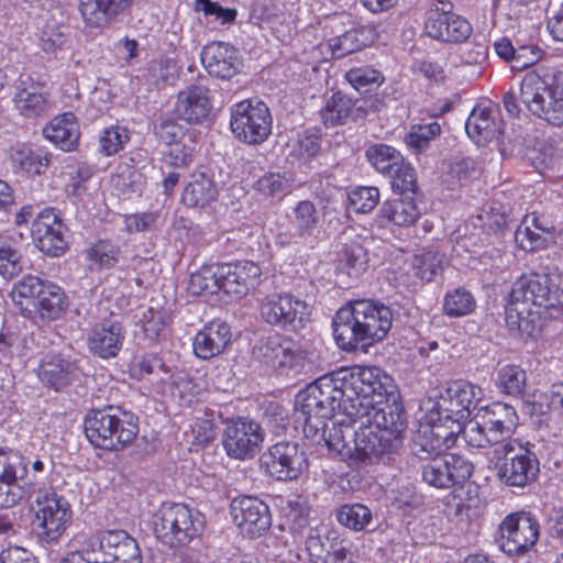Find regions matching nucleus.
<instances>
[{"label": "nucleus", "instance_id": "37998d69", "mask_svg": "<svg viewBox=\"0 0 563 563\" xmlns=\"http://www.w3.org/2000/svg\"><path fill=\"white\" fill-rule=\"evenodd\" d=\"M537 313L531 311V307L514 302L509 297V301L505 310L506 324L510 332L519 334L520 336H533L537 331Z\"/></svg>", "mask_w": 563, "mask_h": 563}, {"label": "nucleus", "instance_id": "e2e57ef3", "mask_svg": "<svg viewBox=\"0 0 563 563\" xmlns=\"http://www.w3.org/2000/svg\"><path fill=\"white\" fill-rule=\"evenodd\" d=\"M391 178L393 191L402 197H412L418 190L416 172L408 163H402L399 170H394L388 175Z\"/></svg>", "mask_w": 563, "mask_h": 563}, {"label": "nucleus", "instance_id": "8fccbe9b", "mask_svg": "<svg viewBox=\"0 0 563 563\" xmlns=\"http://www.w3.org/2000/svg\"><path fill=\"white\" fill-rule=\"evenodd\" d=\"M514 222L509 206L494 203L488 210H482L474 218V227L486 229L489 232H503Z\"/></svg>", "mask_w": 563, "mask_h": 563}, {"label": "nucleus", "instance_id": "ddd939ff", "mask_svg": "<svg viewBox=\"0 0 563 563\" xmlns=\"http://www.w3.org/2000/svg\"><path fill=\"white\" fill-rule=\"evenodd\" d=\"M272 123L269 109L263 101L243 100L231 109V131L243 143H263L272 133Z\"/></svg>", "mask_w": 563, "mask_h": 563}, {"label": "nucleus", "instance_id": "f257e3e1", "mask_svg": "<svg viewBox=\"0 0 563 563\" xmlns=\"http://www.w3.org/2000/svg\"><path fill=\"white\" fill-rule=\"evenodd\" d=\"M378 375V367L354 366L318 377L295 398V409L303 418V433L308 439L324 437V427L335 410L350 422L369 423L373 400L368 393Z\"/></svg>", "mask_w": 563, "mask_h": 563}, {"label": "nucleus", "instance_id": "f03ea898", "mask_svg": "<svg viewBox=\"0 0 563 563\" xmlns=\"http://www.w3.org/2000/svg\"><path fill=\"white\" fill-rule=\"evenodd\" d=\"M393 320L390 307L379 300H350L333 318V336L339 347L344 351H365L367 346L387 335Z\"/></svg>", "mask_w": 563, "mask_h": 563}, {"label": "nucleus", "instance_id": "69168bd1", "mask_svg": "<svg viewBox=\"0 0 563 563\" xmlns=\"http://www.w3.org/2000/svg\"><path fill=\"white\" fill-rule=\"evenodd\" d=\"M440 133L441 126L438 122L418 124L411 128L410 132L405 137V142L416 152H421L427 148L430 141L440 135Z\"/></svg>", "mask_w": 563, "mask_h": 563}, {"label": "nucleus", "instance_id": "c756f323", "mask_svg": "<svg viewBox=\"0 0 563 563\" xmlns=\"http://www.w3.org/2000/svg\"><path fill=\"white\" fill-rule=\"evenodd\" d=\"M134 0H79L85 24L93 29L110 27L130 10Z\"/></svg>", "mask_w": 563, "mask_h": 563}, {"label": "nucleus", "instance_id": "603ef678", "mask_svg": "<svg viewBox=\"0 0 563 563\" xmlns=\"http://www.w3.org/2000/svg\"><path fill=\"white\" fill-rule=\"evenodd\" d=\"M339 263L347 275L357 276L366 269L367 252L356 240L344 243L339 253Z\"/></svg>", "mask_w": 563, "mask_h": 563}, {"label": "nucleus", "instance_id": "ea45409f", "mask_svg": "<svg viewBox=\"0 0 563 563\" xmlns=\"http://www.w3.org/2000/svg\"><path fill=\"white\" fill-rule=\"evenodd\" d=\"M492 114L493 111L487 108H475L472 111L465 123V131L472 140L489 142L504 134Z\"/></svg>", "mask_w": 563, "mask_h": 563}, {"label": "nucleus", "instance_id": "4be33fe9", "mask_svg": "<svg viewBox=\"0 0 563 563\" xmlns=\"http://www.w3.org/2000/svg\"><path fill=\"white\" fill-rule=\"evenodd\" d=\"M426 419V424L412 440L411 452L420 460L430 461L434 456H443L455 444L459 433L441 421H429V413Z\"/></svg>", "mask_w": 563, "mask_h": 563}, {"label": "nucleus", "instance_id": "79ce46f5", "mask_svg": "<svg viewBox=\"0 0 563 563\" xmlns=\"http://www.w3.org/2000/svg\"><path fill=\"white\" fill-rule=\"evenodd\" d=\"M537 313L531 311V307L514 302L509 297V301L505 310L506 324L510 332L519 334L520 336H533L537 331Z\"/></svg>", "mask_w": 563, "mask_h": 563}, {"label": "nucleus", "instance_id": "2f4dec72", "mask_svg": "<svg viewBox=\"0 0 563 563\" xmlns=\"http://www.w3.org/2000/svg\"><path fill=\"white\" fill-rule=\"evenodd\" d=\"M123 327L118 321H104L96 324L88 333L89 352L102 360L115 357L122 349Z\"/></svg>", "mask_w": 563, "mask_h": 563}, {"label": "nucleus", "instance_id": "f3484780", "mask_svg": "<svg viewBox=\"0 0 563 563\" xmlns=\"http://www.w3.org/2000/svg\"><path fill=\"white\" fill-rule=\"evenodd\" d=\"M499 548L508 555H519L529 552L540 537V525L529 511H518L508 515L499 525Z\"/></svg>", "mask_w": 563, "mask_h": 563}, {"label": "nucleus", "instance_id": "0e129e2a", "mask_svg": "<svg viewBox=\"0 0 563 563\" xmlns=\"http://www.w3.org/2000/svg\"><path fill=\"white\" fill-rule=\"evenodd\" d=\"M368 399L373 400V410L375 407L397 399L391 377L385 374L380 368H378V375L374 377L368 393Z\"/></svg>", "mask_w": 563, "mask_h": 563}, {"label": "nucleus", "instance_id": "e433bc0d", "mask_svg": "<svg viewBox=\"0 0 563 563\" xmlns=\"http://www.w3.org/2000/svg\"><path fill=\"white\" fill-rule=\"evenodd\" d=\"M68 301L65 292L55 284L48 283L36 301L24 307V316L42 321L59 319L66 311Z\"/></svg>", "mask_w": 563, "mask_h": 563}, {"label": "nucleus", "instance_id": "393cba45", "mask_svg": "<svg viewBox=\"0 0 563 563\" xmlns=\"http://www.w3.org/2000/svg\"><path fill=\"white\" fill-rule=\"evenodd\" d=\"M221 290L234 299H241L255 288L262 275L261 267L252 261L219 263Z\"/></svg>", "mask_w": 563, "mask_h": 563}, {"label": "nucleus", "instance_id": "6ab92c4d", "mask_svg": "<svg viewBox=\"0 0 563 563\" xmlns=\"http://www.w3.org/2000/svg\"><path fill=\"white\" fill-rule=\"evenodd\" d=\"M474 465L466 457L449 453L434 456L421 470L422 479L429 486L446 489L465 483L473 474Z\"/></svg>", "mask_w": 563, "mask_h": 563}, {"label": "nucleus", "instance_id": "7ed1b4c3", "mask_svg": "<svg viewBox=\"0 0 563 563\" xmlns=\"http://www.w3.org/2000/svg\"><path fill=\"white\" fill-rule=\"evenodd\" d=\"M562 73L539 66L525 74L519 97L510 90L504 95V108L511 117H519L522 106L529 114L556 126L563 125Z\"/></svg>", "mask_w": 563, "mask_h": 563}, {"label": "nucleus", "instance_id": "473e14b6", "mask_svg": "<svg viewBox=\"0 0 563 563\" xmlns=\"http://www.w3.org/2000/svg\"><path fill=\"white\" fill-rule=\"evenodd\" d=\"M309 563H353L344 541L329 534L310 533L305 541Z\"/></svg>", "mask_w": 563, "mask_h": 563}, {"label": "nucleus", "instance_id": "a211bd4d", "mask_svg": "<svg viewBox=\"0 0 563 563\" xmlns=\"http://www.w3.org/2000/svg\"><path fill=\"white\" fill-rule=\"evenodd\" d=\"M25 468L16 452L0 450V508L31 500L34 478L23 477Z\"/></svg>", "mask_w": 563, "mask_h": 563}, {"label": "nucleus", "instance_id": "4c0bfd02", "mask_svg": "<svg viewBox=\"0 0 563 563\" xmlns=\"http://www.w3.org/2000/svg\"><path fill=\"white\" fill-rule=\"evenodd\" d=\"M43 135L62 151L70 152L75 150L80 137L76 115L73 112L56 115L44 126Z\"/></svg>", "mask_w": 563, "mask_h": 563}, {"label": "nucleus", "instance_id": "dca6fc26", "mask_svg": "<svg viewBox=\"0 0 563 563\" xmlns=\"http://www.w3.org/2000/svg\"><path fill=\"white\" fill-rule=\"evenodd\" d=\"M452 0H433L427 12L424 31L433 40L462 43L472 34L470 22L453 12Z\"/></svg>", "mask_w": 563, "mask_h": 563}, {"label": "nucleus", "instance_id": "052dcab7", "mask_svg": "<svg viewBox=\"0 0 563 563\" xmlns=\"http://www.w3.org/2000/svg\"><path fill=\"white\" fill-rule=\"evenodd\" d=\"M345 77L357 91L364 92L379 87L385 80L379 70L369 66L352 68L346 73Z\"/></svg>", "mask_w": 563, "mask_h": 563}, {"label": "nucleus", "instance_id": "13d9d810", "mask_svg": "<svg viewBox=\"0 0 563 563\" xmlns=\"http://www.w3.org/2000/svg\"><path fill=\"white\" fill-rule=\"evenodd\" d=\"M443 258L442 254L433 251L416 255L412 261L413 275L421 280L431 282L442 271Z\"/></svg>", "mask_w": 563, "mask_h": 563}, {"label": "nucleus", "instance_id": "0eeeda50", "mask_svg": "<svg viewBox=\"0 0 563 563\" xmlns=\"http://www.w3.org/2000/svg\"><path fill=\"white\" fill-rule=\"evenodd\" d=\"M253 355L286 375H311L317 368L313 352L278 334L260 340L253 347Z\"/></svg>", "mask_w": 563, "mask_h": 563}, {"label": "nucleus", "instance_id": "423d86ee", "mask_svg": "<svg viewBox=\"0 0 563 563\" xmlns=\"http://www.w3.org/2000/svg\"><path fill=\"white\" fill-rule=\"evenodd\" d=\"M518 426L515 408L500 401L482 407L465 424L463 438L470 446L484 449L499 448L509 441Z\"/></svg>", "mask_w": 563, "mask_h": 563}, {"label": "nucleus", "instance_id": "a19ab883", "mask_svg": "<svg viewBox=\"0 0 563 563\" xmlns=\"http://www.w3.org/2000/svg\"><path fill=\"white\" fill-rule=\"evenodd\" d=\"M419 216L420 212L412 197L385 201L379 209L382 224L390 222L398 227H409L417 221Z\"/></svg>", "mask_w": 563, "mask_h": 563}, {"label": "nucleus", "instance_id": "72a5a7b5", "mask_svg": "<svg viewBox=\"0 0 563 563\" xmlns=\"http://www.w3.org/2000/svg\"><path fill=\"white\" fill-rule=\"evenodd\" d=\"M289 225L278 234L282 244L298 243L313 235L319 224V216L314 203L310 200L299 201L291 211Z\"/></svg>", "mask_w": 563, "mask_h": 563}, {"label": "nucleus", "instance_id": "c03bdc74", "mask_svg": "<svg viewBox=\"0 0 563 563\" xmlns=\"http://www.w3.org/2000/svg\"><path fill=\"white\" fill-rule=\"evenodd\" d=\"M372 42V30L368 27L352 29L330 40V47L335 58L362 49Z\"/></svg>", "mask_w": 563, "mask_h": 563}, {"label": "nucleus", "instance_id": "774afa93", "mask_svg": "<svg viewBox=\"0 0 563 563\" xmlns=\"http://www.w3.org/2000/svg\"><path fill=\"white\" fill-rule=\"evenodd\" d=\"M349 201L358 213H367L379 202V190L376 187H357L349 192Z\"/></svg>", "mask_w": 563, "mask_h": 563}, {"label": "nucleus", "instance_id": "09e8293b", "mask_svg": "<svg viewBox=\"0 0 563 563\" xmlns=\"http://www.w3.org/2000/svg\"><path fill=\"white\" fill-rule=\"evenodd\" d=\"M47 285L48 282H44L32 275L24 276L21 280L14 284L10 296L14 305L19 307L22 314H24V307H29L31 301H36Z\"/></svg>", "mask_w": 563, "mask_h": 563}, {"label": "nucleus", "instance_id": "f8f14e48", "mask_svg": "<svg viewBox=\"0 0 563 563\" xmlns=\"http://www.w3.org/2000/svg\"><path fill=\"white\" fill-rule=\"evenodd\" d=\"M223 424L221 443L228 456L245 461L261 452L265 431L257 421L239 416L225 419Z\"/></svg>", "mask_w": 563, "mask_h": 563}, {"label": "nucleus", "instance_id": "1a4fd4ad", "mask_svg": "<svg viewBox=\"0 0 563 563\" xmlns=\"http://www.w3.org/2000/svg\"><path fill=\"white\" fill-rule=\"evenodd\" d=\"M203 528V516L185 504L163 505L153 521L155 537L170 548L188 544Z\"/></svg>", "mask_w": 563, "mask_h": 563}, {"label": "nucleus", "instance_id": "864d4df0", "mask_svg": "<svg viewBox=\"0 0 563 563\" xmlns=\"http://www.w3.org/2000/svg\"><path fill=\"white\" fill-rule=\"evenodd\" d=\"M496 385L504 394L519 396L526 389L527 374L520 366L505 365L497 372Z\"/></svg>", "mask_w": 563, "mask_h": 563}, {"label": "nucleus", "instance_id": "58836bf2", "mask_svg": "<svg viewBox=\"0 0 563 563\" xmlns=\"http://www.w3.org/2000/svg\"><path fill=\"white\" fill-rule=\"evenodd\" d=\"M218 197V189L214 181L205 173L194 174L191 180L186 185L181 201L190 208H203Z\"/></svg>", "mask_w": 563, "mask_h": 563}, {"label": "nucleus", "instance_id": "9d476101", "mask_svg": "<svg viewBox=\"0 0 563 563\" xmlns=\"http://www.w3.org/2000/svg\"><path fill=\"white\" fill-rule=\"evenodd\" d=\"M32 499V504L35 505L33 532L43 542L56 541L71 519L69 503L63 496H58L52 487L38 492Z\"/></svg>", "mask_w": 563, "mask_h": 563}, {"label": "nucleus", "instance_id": "a18cd8bd", "mask_svg": "<svg viewBox=\"0 0 563 563\" xmlns=\"http://www.w3.org/2000/svg\"><path fill=\"white\" fill-rule=\"evenodd\" d=\"M365 156L371 165L380 174L389 175L399 170L405 162L399 151L387 144H374L367 147Z\"/></svg>", "mask_w": 563, "mask_h": 563}, {"label": "nucleus", "instance_id": "680f3d73", "mask_svg": "<svg viewBox=\"0 0 563 563\" xmlns=\"http://www.w3.org/2000/svg\"><path fill=\"white\" fill-rule=\"evenodd\" d=\"M23 271L21 252L8 241H0V275L12 279Z\"/></svg>", "mask_w": 563, "mask_h": 563}, {"label": "nucleus", "instance_id": "412c9836", "mask_svg": "<svg viewBox=\"0 0 563 563\" xmlns=\"http://www.w3.org/2000/svg\"><path fill=\"white\" fill-rule=\"evenodd\" d=\"M87 549L100 563H142V554L134 538L123 530L102 532L96 542H90Z\"/></svg>", "mask_w": 563, "mask_h": 563}, {"label": "nucleus", "instance_id": "bb28decb", "mask_svg": "<svg viewBox=\"0 0 563 563\" xmlns=\"http://www.w3.org/2000/svg\"><path fill=\"white\" fill-rule=\"evenodd\" d=\"M200 59L209 75L221 79H231L243 68L239 51L224 42H212L203 46Z\"/></svg>", "mask_w": 563, "mask_h": 563}, {"label": "nucleus", "instance_id": "6e6d98bb", "mask_svg": "<svg viewBox=\"0 0 563 563\" xmlns=\"http://www.w3.org/2000/svg\"><path fill=\"white\" fill-rule=\"evenodd\" d=\"M53 154L43 151L20 150L14 155V162L19 164L20 168L31 175H41L51 165Z\"/></svg>", "mask_w": 563, "mask_h": 563}, {"label": "nucleus", "instance_id": "de8ad7c7", "mask_svg": "<svg viewBox=\"0 0 563 563\" xmlns=\"http://www.w3.org/2000/svg\"><path fill=\"white\" fill-rule=\"evenodd\" d=\"M336 520L345 528L358 532L373 523L372 510L363 504H345L335 511Z\"/></svg>", "mask_w": 563, "mask_h": 563}, {"label": "nucleus", "instance_id": "cd10ccee", "mask_svg": "<svg viewBox=\"0 0 563 563\" xmlns=\"http://www.w3.org/2000/svg\"><path fill=\"white\" fill-rule=\"evenodd\" d=\"M79 376L77 361L62 354H47L38 365L37 377L47 388L60 391Z\"/></svg>", "mask_w": 563, "mask_h": 563}, {"label": "nucleus", "instance_id": "6e6552de", "mask_svg": "<svg viewBox=\"0 0 563 563\" xmlns=\"http://www.w3.org/2000/svg\"><path fill=\"white\" fill-rule=\"evenodd\" d=\"M483 398V389L470 382L451 383L440 393L438 400L429 409V421H441L459 434L464 423Z\"/></svg>", "mask_w": 563, "mask_h": 563}, {"label": "nucleus", "instance_id": "2eb2a0df", "mask_svg": "<svg viewBox=\"0 0 563 563\" xmlns=\"http://www.w3.org/2000/svg\"><path fill=\"white\" fill-rule=\"evenodd\" d=\"M260 312L266 323L294 332L305 327L310 314L308 303L289 292L264 297Z\"/></svg>", "mask_w": 563, "mask_h": 563}, {"label": "nucleus", "instance_id": "a878e982", "mask_svg": "<svg viewBox=\"0 0 563 563\" xmlns=\"http://www.w3.org/2000/svg\"><path fill=\"white\" fill-rule=\"evenodd\" d=\"M32 236L38 249L49 256H60L67 249L64 224L53 208L44 209L32 224Z\"/></svg>", "mask_w": 563, "mask_h": 563}, {"label": "nucleus", "instance_id": "aec40b11", "mask_svg": "<svg viewBox=\"0 0 563 563\" xmlns=\"http://www.w3.org/2000/svg\"><path fill=\"white\" fill-rule=\"evenodd\" d=\"M261 460L267 473L283 482L297 479L308 468L305 452L299 450L297 443L289 441L272 445Z\"/></svg>", "mask_w": 563, "mask_h": 563}, {"label": "nucleus", "instance_id": "20e7f679", "mask_svg": "<svg viewBox=\"0 0 563 563\" xmlns=\"http://www.w3.org/2000/svg\"><path fill=\"white\" fill-rule=\"evenodd\" d=\"M311 440L318 444L324 442L329 451L347 461L350 465H368L384 461L398 449L393 441L379 434L371 422H350L347 417L338 423L333 422L330 430L324 427V437Z\"/></svg>", "mask_w": 563, "mask_h": 563}, {"label": "nucleus", "instance_id": "3c124183", "mask_svg": "<svg viewBox=\"0 0 563 563\" xmlns=\"http://www.w3.org/2000/svg\"><path fill=\"white\" fill-rule=\"evenodd\" d=\"M476 306L474 296L464 287L449 290L443 299V313L451 318L470 314Z\"/></svg>", "mask_w": 563, "mask_h": 563}, {"label": "nucleus", "instance_id": "7c9ffc66", "mask_svg": "<svg viewBox=\"0 0 563 563\" xmlns=\"http://www.w3.org/2000/svg\"><path fill=\"white\" fill-rule=\"evenodd\" d=\"M209 89L203 85H190L178 92L175 106L177 117L188 123H202L210 114Z\"/></svg>", "mask_w": 563, "mask_h": 563}, {"label": "nucleus", "instance_id": "4d7b16f0", "mask_svg": "<svg viewBox=\"0 0 563 563\" xmlns=\"http://www.w3.org/2000/svg\"><path fill=\"white\" fill-rule=\"evenodd\" d=\"M68 26L48 21L42 29L38 37V46L47 54H55L67 42Z\"/></svg>", "mask_w": 563, "mask_h": 563}, {"label": "nucleus", "instance_id": "4468645a", "mask_svg": "<svg viewBox=\"0 0 563 563\" xmlns=\"http://www.w3.org/2000/svg\"><path fill=\"white\" fill-rule=\"evenodd\" d=\"M559 276L529 274L519 277L512 285L509 297L514 302L556 309L563 307V290L558 285Z\"/></svg>", "mask_w": 563, "mask_h": 563}, {"label": "nucleus", "instance_id": "bf43d9fd", "mask_svg": "<svg viewBox=\"0 0 563 563\" xmlns=\"http://www.w3.org/2000/svg\"><path fill=\"white\" fill-rule=\"evenodd\" d=\"M168 313L148 308L143 316V332L151 342L165 340L168 334Z\"/></svg>", "mask_w": 563, "mask_h": 563}, {"label": "nucleus", "instance_id": "49530a36", "mask_svg": "<svg viewBox=\"0 0 563 563\" xmlns=\"http://www.w3.org/2000/svg\"><path fill=\"white\" fill-rule=\"evenodd\" d=\"M220 282L219 263L206 264L190 275L188 290L194 296L216 294L221 290Z\"/></svg>", "mask_w": 563, "mask_h": 563}, {"label": "nucleus", "instance_id": "338daca9", "mask_svg": "<svg viewBox=\"0 0 563 563\" xmlns=\"http://www.w3.org/2000/svg\"><path fill=\"white\" fill-rule=\"evenodd\" d=\"M515 241L526 252L542 250L549 242L548 236L528 225L523 219L515 232Z\"/></svg>", "mask_w": 563, "mask_h": 563}, {"label": "nucleus", "instance_id": "9b49d317", "mask_svg": "<svg viewBox=\"0 0 563 563\" xmlns=\"http://www.w3.org/2000/svg\"><path fill=\"white\" fill-rule=\"evenodd\" d=\"M497 476L509 487L523 488L532 484L539 473L536 454L514 443H505L494 451Z\"/></svg>", "mask_w": 563, "mask_h": 563}, {"label": "nucleus", "instance_id": "5701e85b", "mask_svg": "<svg viewBox=\"0 0 563 563\" xmlns=\"http://www.w3.org/2000/svg\"><path fill=\"white\" fill-rule=\"evenodd\" d=\"M231 515L243 534L261 537L272 525L268 506L253 496L236 497L231 503Z\"/></svg>", "mask_w": 563, "mask_h": 563}, {"label": "nucleus", "instance_id": "39448f33", "mask_svg": "<svg viewBox=\"0 0 563 563\" xmlns=\"http://www.w3.org/2000/svg\"><path fill=\"white\" fill-rule=\"evenodd\" d=\"M84 430L89 442L99 449L118 451L131 444L139 433V419L121 407L91 409L85 417Z\"/></svg>", "mask_w": 563, "mask_h": 563}, {"label": "nucleus", "instance_id": "c9c22d12", "mask_svg": "<svg viewBox=\"0 0 563 563\" xmlns=\"http://www.w3.org/2000/svg\"><path fill=\"white\" fill-rule=\"evenodd\" d=\"M371 426L384 434L397 448L401 445V437L407 428L405 412L396 400L375 407L371 413Z\"/></svg>", "mask_w": 563, "mask_h": 563}, {"label": "nucleus", "instance_id": "f704fd0d", "mask_svg": "<svg viewBox=\"0 0 563 563\" xmlns=\"http://www.w3.org/2000/svg\"><path fill=\"white\" fill-rule=\"evenodd\" d=\"M231 341V327L224 321H211L195 335L194 353L199 358L209 360L221 354Z\"/></svg>", "mask_w": 563, "mask_h": 563}, {"label": "nucleus", "instance_id": "c85d7f7f", "mask_svg": "<svg viewBox=\"0 0 563 563\" xmlns=\"http://www.w3.org/2000/svg\"><path fill=\"white\" fill-rule=\"evenodd\" d=\"M13 102L18 112L26 119L43 117L49 108L44 85L34 81L30 75H21L18 79Z\"/></svg>", "mask_w": 563, "mask_h": 563}, {"label": "nucleus", "instance_id": "5fc2aeb1", "mask_svg": "<svg viewBox=\"0 0 563 563\" xmlns=\"http://www.w3.org/2000/svg\"><path fill=\"white\" fill-rule=\"evenodd\" d=\"M87 258L98 265L99 269H110L117 265L121 249L109 240H100L87 251Z\"/></svg>", "mask_w": 563, "mask_h": 563}, {"label": "nucleus", "instance_id": "b1692460", "mask_svg": "<svg viewBox=\"0 0 563 563\" xmlns=\"http://www.w3.org/2000/svg\"><path fill=\"white\" fill-rule=\"evenodd\" d=\"M374 102L366 99H352L345 93L338 91L327 99L323 108L319 111L321 122L325 128H334L345 124L347 120L365 118L371 111H376Z\"/></svg>", "mask_w": 563, "mask_h": 563}]
</instances>
